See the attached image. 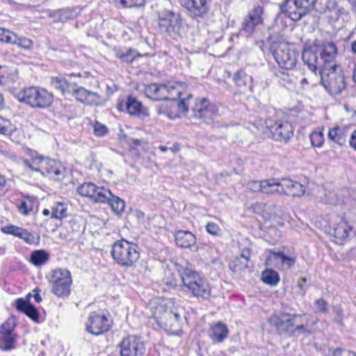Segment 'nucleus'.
Wrapping results in <instances>:
<instances>
[{
    "label": "nucleus",
    "instance_id": "1",
    "mask_svg": "<svg viewBox=\"0 0 356 356\" xmlns=\"http://www.w3.org/2000/svg\"><path fill=\"white\" fill-rule=\"evenodd\" d=\"M337 48L332 41L316 40L312 44L305 46L302 59L309 70L316 72L317 70L329 67L335 64Z\"/></svg>",
    "mask_w": 356,
    "mask_h": 356
},
{
    "label": "nucleus",
    "instance_id": "2",
    "mask_svg": "<svg viewBox=\"0 0 356 356\" xmlns=\"http://www.w3.org/2000/svg\"><path fill=\"white\" fill-rule=\"evenodd\" d=\"M305 317V314L279 312L272 314L268 321L280 334L296 336L309 333L308 321L306 320V324L304 323Z\"/></svg>",
    "mask_w": 356,
    "mask_h": 356
},
{
    "label": "nucleus",
    "instance_id": "3",
    "mask_svg": "<svg viewBox=\"0 0 356 356\" xmlns=\"http://www.w3.org/2000/svg\"><path fill=\"white\" fill-rule=\"evenodd\" d=\"M176 270L184 286L191 294L198 298L208 300L211 296V287L208 281L188 265H176Z\"/></svg>",
    "mask_w": 356,
    "mask_h": 356
},
{
    "label": "nucleus",
    "instance_id": "4",
    "mask_svg": "<svg viewBox=\"0 0 356 356\" xmlns=\"http://www.w3.org/2000/svg\"><path fill=\"white\" fill-rule=\"evenodd\" d=\"M153 318L159 327L172 334L181 332V314L178 308L173 306L171 300L160 304L156 309Z\"/></svg>",
    "mask_w": 356,
    "mask_h": 356
},
{
    "label": "nucleus",
    "instance_id": "5",
    "mask_svg": "<svg viewBox=\"0 0 356 356\" xmlns=\"http://www.w3.org/2000/svg\"><path fill=\"white\" fill-rule=\"evenodd\" d=\"M156 26L161 33L175 40L181 38L185 35V26L181 15L172 10L159 12Z\"/></svg>",
    "mask_w": 356,
    "mask_h": 356
},
{
    "label": "nucleus",
    "instance_id": "6",
    "mask_svg": "<svg viewBox=\"0 0 356 356\" xmlns=\"http://www.w3.org/2000/svg\"><path fill=\"white\" fill-rule=\"evenodd\" d=\"M138 245L125 239L116 241L112 246L111 255L120 266H132L140 257Z\"/></svg>",
    "mask_w": 356,
    "mask_h": 356
},
{
    "label": "nucleus",
    "instance_id": "7",
    "mask_svg": "<svg viewBox=\"0 0 356 356\" xmlns=\"http://www.w3.org/2000/svg\"><path fill=\"white\" fill-rule=\"evenodd\" d=\"M17 99L32 108L43 109L51 105L54 96L43 88L31 86L20 91L17 94Z\"/></svg>",
    "mask_w": 356,
    "mask_h": 356
},
{
    "label": "nucleus",
    "instance_id": "8",
    "mask_svg": "<svg viewBox=\"0 0 356 356\" xmlns=\"http://www.w3.org/2000/svg\"><path fill=\"white\" fill-rule=\"evenodd\" d=\"M321 82L330 94L338 95L346 88L344 76L341 67L336 64L321 69Z\"/></svg>",
    "mask_w": 356,
    "mask_h": 356
},
{
    "label": "nucleus",
    "instance_id": "9",
    "mask_svg": "<svg viewBox=\"0 0 356 356\" xmlns=\"http://www.w3.org/2000/svg\"><path fill=\"white\" fill-rule=\"evenodd\" d=\"M46 278L51 284V291L59 298L67 297L71 292L72 279L70 272L66 268L52 270Z\"/></svg>",
    "mask_w": 356,
    "mask_h": 356
},
{
    "label": "nucleus",
    "instance_id": "10",
    "mask_svg": "<svg viewBox=\"0 0 356 356\" xmlns=\"http://www.w3.org/2000/svg\"><path fill=\"white\" fill-rule=\"evenodd\" d=\"M270 49L278 65L284 70H292L297 61L298 52L286 42L273 44Z\"/></svg>",
    "mask_w": 356,
    "mask_h": 356
},
{
    "label": "nucleus",
    "instance_id": "11",
    "mask_svg": "<svg viewBox=\"0 0 356 356\" xmlns=\"http://www.w3.org/2000/svg\"><path fill=\"white\" fill-rule=\"evenodd\" d=\"M316 1L285 0L280 6V10L293 21H298L313 8Z\"/></svg>",
    "mask_w": 356,
    "mask_h": 356
},
{
    "label": "nucleus",
    "instance_id": "12",
    "mask_svg": "<svg viewBox=\"0 0 356 356\" xmlns=\"http://www.w3.org/2000/svg\"><path fill=\"white\" fill-rule=\"evenodd\" d=\"M112 323L109 314L104 311L92 312L86 323V330L93 335H99L108 332Z\"/></svg>",
    "mask_w": 356,
    "mask_h": 356
},
{
    "label": "nucleus",
    "instance_id": "13",
    "mask_svg": "<svg viewBox=\"0 0 356 356\" xmlns=\"http://www.w3.org/2000/svg\"><path fill=\"white\" fill-rule=\"evenodd\" d=\"M264 9L261 6H255L244 17L240 29L241 34L245 37L252 36L257 31V26L264 23Z\"/></svg>",
    "mask_w": 356,
    "mask_h": 356
},
{
    "label": "nucleus",
    "instance_id": "14",
    "mask_svg": "<svg viewBox=\"0 0 356 356\" xmlns=\"http://www.w3.org/2000/svg\"><path fill=\"white\" fill-rule=\"evenodd\" d=\"M192 111L194 118L200 119L207 124L211 123L218 116L216 105L211 103L206 98L196 101Z\"/></svg>",
    "mask_w": 356,
    "mask_h": 356
},
{
    "label": "nucleus",
    "instance_id": "15",
    "mask_svg": "<svg viewBox=\"0 0 356 356\" xmlns=\"http://www.w3.org/2000/svg\"><path fill=\"white\" fill-rule=\"evenodd\" d=\"M77 191L81 196L89 197L97 203H106L111 195L110 190L99 187L92 182L83 183L78 188Z\"/></svg>",
    "mask_w": 356,
    "mask_h": 356
},
{
    "label": "nucleus",
    "instance_id": "16",
    "mask_svg": "<svg viewBox=\"0 0 356 356\" xmlns=\"http://www.w3.org/2000/svg\"><path fill=\"white\" fill-rule=\"evenodd\" d=\"M266 124L275 140L287 142L293 135V127L287 121L268 119Z\"/></svg>",
    "mask_w": 356,
    "mask_h": 356
},
{
    "label": "nucleus",
    "instance_id": "17",
    "mask_svg": "<svg viewBox=\"0 0 356 356\" xmlns=\"http://www.w3.org/2000/svg\"><path fill=\"white\" fill-rule=\"evenodd\" d=\"M121 356L142 355L145 353V346L140 338L135 335H129L124 338L120 344Z\"/></svg>",
    "mask_w": 356,
    "mask_h": 356
},
{
    "label": "nucleus",
    "instance_id": "18",
    "mask_svg": "<svg viewBox=\"0 0 356 356\" xmlns=\"http://www.w3.org/2000/svg\"><path fill=\"white\" fill-rule=\"evenodd\" d=\"M268 260H273L275 266L280 269L288 270L291 268L296 262L297 256L294 252L289 250L282 251H270Z\"/></svg>",
    "mask_w": 356,
    "mask_h": 356
},
{
    "label": "nucleus",
    "instance_id": "19",
    "mask_svg": "<svg viewBox=\"0 0 356 356\" xmlns=\"http://www.w3.org/2000/svg\"><path fill=\"white\" fill-rule=\"evenodd\" d=\"M350 230L347 222L340 216H335L329 225V233L336 238L338 243H341L348 236Z\"/></svg>",
    "mask_w": 356,
    "mask_h": 356
},
{
    "label": "nucleus",
    "instance_id": "20",
    "mask_svg": "<svg viewBox=\"0 0 356 356\" xmlns=\"http://www.w3.org/2000/svg\"><path fill=\"white\" fill-rule=\"evenodd\" d=\"M211 0H187L181 5L193 18H202L207 15Z\"/></svg>",
    "mask_w": 356,
    "mask_h": 356
},
{
    "label": "nucleus",
    "instance_id": "21",
    "mask_svg": "<svg viewBox=\"0 0 356 356\" xmlns=\"http://www.w3.org/2000/svg\"><path fill=\"white\" fill-rule=\"evenodd\" d=\"M65 171V168L60 162L46 158L42 165L41 174L49 179L59 180L64 177Z\"/></svg>",
    "mask_w": 356,
    "mask_h": 356
},
{
    "label": "nucleus",
    "instance_id": "22",
    "mask_svg": "<svg viewBox=\"0 0 356 356\" xmlns=\"http://www.w3.org/2000/svg\"><path fill=\"white\" fill-rule=\"evenodd\" d=\"M80 102L87 105L97 106L100 103V96L94 92L86 90L83 87H77L74 83L70 92Z\"/></svg>",
    "mask_w": 356,
    "mask_h": 356
},
{
    "label": "nucleus",
    "instance_id": "23",
    "mask_svg": "<svg viewBox=\"0 0 356 356\" xmlns=\"http://www.w3.org/2000/svg\"><path fill=\"white\" fill-rule=\"evenodd\" d=\"M27 158L23 159L22 163L26 170L41 173L42 165L46 158L38 152L29 148L25 150Z\"/></svg>",
    "mask_w": 356,
    "mask_h": 356
},
{
    "label": "nucleus",
    "instance_id": "24",
    "mask_svg": "<svg viewBox=\"0 0 356 356\" xmlns=\"http://www.w3.org/2000/svg\"><path fill=\"white\" fill-rule=\"evenodd\" d=\"M283 194L293 197H300L305 194V186L290 179L282 178Z\"/></svg>",
    "mask_w": 356,
    "mask_h": 356
},
{
    "label": "nucleus",
    "instance_id": "25",
    "mask_svg": "<svg viewBox=\"0 0 356 356\" xmlns=\"http://www.w3.org/2000/svg\"><path fill=\"white\" fill-rule=\"evenodd\" d=\"M175 239L177 246L182 248H189L196 243L195 236L189 231L179 230L175 234Z\"/></svg>",
    "mask_w": 356,
    "mask_h": 356
},
{
    "label": "nucleus",
    "instance_id": "26",
    "mask_svg": "<svg viewBox=\"0 0 356 356\" xmlns=\"http://www.w3.org/2000/svg\"><path fill=\"white\" fill-rule=\"evenodd\" d=\"M263 184L264 194L268 195H283L282 178L280 179L274 178L264 179Z\"/></svg>",
    "mask_w": 356,
    "mask_h": 356
},
{
    "label": "nucleus",
    "instance_id": "27",
    "mask_svg": "<svg viewBox=\"0 0 356 356\" xmlns=\"http://www.w3.org/2000/svg\"><path fill=\"white\" fill-rule=\"evenodd\" d=\"M16 308L18 311L24 313L33 321L38 322L39 314L36 308L28 301L22 298L17 299L16 301Z\"/></svg>",
    "mask_w": 356,
    "mask_h": 356
},
{
    "label": "nucleus",
    "instance_id": "28",
    "mask_svg": "<svg viewBox=\"0 0 356 356\" xmlns=\"http://www.w3.org/2000/svg\"><path fill=\"white\" fill-rule=\"evenodd\" d=\"M165 91L164 84L152 83L147 86L145 89L146 96L155 101L164 100Z\"/></svg>",
    "mask_w": 356,
    "mask_h": 356
},
{
    "label": "nucleus",
    "instance_id": "29",
    "mask_svg": "<svg viewBox=\"0 0 356 356\" xmlns=\"http://www.w3.org/2000/svg\"><path fill=\"white\" fill-rule=\"evenodd\" d=\"M127 113L131 115L144 117L147 116L148 113L143 108L142 104L136 99L129 97L126 102Z\"/></svg>",
    "mask_w": 356,
    "mask_h": 356
},
{
    "label": "nucleus",
    "instance_id": "30",
    "mask_svg": "<svg viewBox=\"0 0 356 356\" xmlns=\"http://www.w3.org/2000/svg\"><path fill=\"white\" fill-rule=\"evenodd\" d=\"M228 332V328L226 325L221 322H218L211 326L209 336L213 341L220 343L227 337Z\"/></svg>",
    "mask_w": 356,
    "mask_h": 356
},
{
    "label": "nucleus",
    "instance_id": "31",
    "mask_svg": "<svg viewBox=\"0 0 356 356\" xmlns=\"http://www.w3.org/2000/svg\"><path fill=\"white\" fill-rule=\"evenodd\" d=\"M75 83L67 80L65 77L55 76L51 80V85L63 94L70 93Z\"/></svg>",
    "mask_w": 356,
    "mask_h": 356
},
{
    "label": "nucleus",
    "instance_id": "32",
    "mask_svg": "<svg viewBox=\"0 0 356 356\" xmlns=\"http://www.w3.org/2000/svg\"><path fill=\"white\" fill-rule=\"evenodd\" d=\"M328 139L339 145H343L346 141V131L344 129L335 126L329 129Z\"/></svg>",
    "mask_w": 356,
    "mask_h": 356
},
{
    "label": "nucleus",
    "instance_id": "33",
    "mask_svg": "<svg viewBox=\"0 0 356 356\" xmlns=\"http://www.w3.org/2000/svg\"><path fill=\"white\" fill-rule=\"evenodd\" d=\"M16 337L15 334L0 333V349L5 351L13 349Z\"/></svg>",
    "mask_w": 356,
    "mask_h": 356
},
{
    "label": "nucleus",
    "instance_id": "34",
    "mask_svg": "<svg viewBox=\"0 0 356 356\" xmlns=\"http://www.w3.org/2000/svg\"><path fill=\"white\" fill-rule=\"evenodd\" d=\"M164 85L166 90L164 100L175 101L180 97L181 90L179 88L181 86L180 83H168Z\"/></svg>",
    "mask_w": 356,
    "mask_h": 356
},
{
    "label": "nucleus",
    "instance_id": "35",
    "mask_svg": "<svg viewBox=\"0 0 356 356\" xmlns=\"http://www.w3.org/2000/svg\"><path fill=\"white\" fill-rule=\"evenodd\" d=\"M261 280L270 286H276L280 282V275L273 269H266L261 273Z\"/></svg>",
    "mask_w": 356,
    "mask_h": 356
},
{
    "label": "nucleus",
    "instance_id": "36",
    "mask_svg": "<svg viewBox=\"0 0 356 356\" xmlns=\"http://www.w3.org/2000/svg\"><path fill=\"white\" fill-rule=\"evenodd\" d=\"M67 205L63 202H57L51 207V218L61 220L67 217Z\"/></svg>",
    "mask_w": 356,
    "mask_h": 356
},
{
    "label": "nucleus",
    "instance_id": "37",
    "mask_svg": "<svg viewBox=\"0 0 356 356\" xmlns=\"http://www.w3.org/2000/svg\"><path fill=\"white\" fill-rule=\"evenodd\" d=\"M49 259V254L43 250H35L31 254V261L36 266H40Z\"/></svg>",
    "mask_w": 356,
    "mask_h": 356
},
{
    "label": "nucleus",
    "instance_id": "38",
    "mask_svg": "<svg viewBox=\"0 0 356 356\" xmlns=\"http://www.w3.org/2000/svg\"><path fill=\"white\" fill-rule=\"evenodd\" d=\"M311 145L314 147H321L325 141L323 127L313 131L309 134Z\"/></svg>",
    "mask_w": 356,
    "mask_h": 356
},
{
    "label": "nucleus",
    "instance_id": "39",
    "mask_svg": "<svg viewBox=\"0 0 356 356\" xmlns=\"http://www.w3.org/2000/svg\"><path fill=\"white\" fill-rule=\"evenodd\" d=\"M106 202L109 204L112 211L117 214L121 213L124 209V202L120 197L114 196L112 193Z\"/></svg>",
    "mask_w": 356,
    "mask_h": 356
},
{
    "label": "nucleus",
    "instance_id": "40",
    "mask_svg": "<svg viewBox=\"0 0 356 356\" xmlns=\"http://www.w3.org/2000/svg\"><path fill=\"white\" fill-rule=\"evenodd\" d=\"M251 255L250 249L249 248H244L241 250V254L239 257H241L243 260H244L243 263H241V265H238L237 264L234 265V271L237 272L239 270H244L245 269L248 268V262Z\"/></svg>",
    "mask_w": 356,
    "mask_h": 356
},
{
    "label": "nucleus",
    "instance_id": "41",
    "mask_svg": "<svg viewBox=\"0 0 356 356\" xmlns=\"http://www.w3.org/2000/svg\"><path fill=\"white\" fill-rule=\"evenodd\" d=\"M13 44H16L24 49H31L33 47V41L27 38L18 36L15 33V39H13Z\"/></svg>",
    "mask_w": 356,
    "mask_h": 356
},
{
    "label": "nucleus",
    "instance_id": "42",
    "mask_svg": "<svg viewBox=\"0 0 356 356\" xmlns=\"http://www.w3.org/2000/svg\"><path fill=\"white\" fill-rule=\"evenodd\" d=\"M16 326V320L14 318H9L0 326V333L15 334Z\"/></svg>",
    "mask_w": 356,
    "mask_h": 356
},
{
    "label": "nucleus",
    "instance_id": "43",
    "mask_svg": "<svg viewBox=\"0 0 356 356\" xmlns=\"http://www.w3.org/2000/svg\"><path fill=\"white\" fill-rule=\"evenodd\" d=\"M115 56L124 62L132 63L136 58V53L131 49H127L125 51L118 50L115 53Z\"/></svg>",
    "mask_w": 356,
    "mask_h": 356
},
{
    "label": "nucleus",
    "instance_id": "44",
    "mask_svg": "<svg viewBox=\"0 0 356 356\" xmlns=\"http://www.w3.org/2000/svg\"><path fill=\"white\" fill-rule=\"evenodd\" d=\"M15 129V127L8 120L0 116V134L10 136Z\"/></svg>",
    "mask_w": 356,
    "mask_h": 356
},
{
    "label": "nucleus",
    "instance_id": "45",
    "mask_svg": "<svg viewBox=\"0 0 356 356\" xmlns=\"http://www.w3.org/2000/svg\"><path fill=\"white\" fill-rule=\"evenodd\" d=\"M17 207L21 214L26 216L32 210L33 203L31 200H22L17 204Z\"/></svg>",
    "mask_w": 356,
    "mask_h": 356
},
{
    "label": "nucleus",
    "instance_id": "46",
    "mask_svg": "<svg viewBox=\"0 0 356 356\" xmlns=\"http://www.w3.org/2000/svg\"><path fill=\"white\" fill-rule=\"evenodd\" d=\"M15 39V33L4 28H0V41L11 44Z\"/></svg>",
    "mask_w": 356,
    "mask_h": 356
},
{
    "label": "nucleus",
    "instance_id": "47",
    "mask_svg": "<svg viewBox=\"0 0 356 356\" xmlns=\"http://www.w3.org/2000/svg\"><path fill=\"white\" fill-rule=\"evenodd\" d=\"M115 2L124 8H132L143 6L145 0H115Z\"/></svg>",
    "mask_w": 356,
    "mask_h": 356
},
{
    "label": "nucleus",
    "instance_id": "48",
    "mask_svg": "<svg viewBox=\"0 0 356 356\" xmlns=\"http://www.w3.org/2000/svg\"><path fill=\"white\" fill-rule=\"evenodd\" d=\"M289 70L282 69L277 70L275 72V75L277 77H278L280 80L283 81L286 83H291L293 81V75H291L289 72Z\"/></svg>",
    "mask_w": 356,
    "mask_h": 356
},
{
    "label": "nucleus",
    "instance_id": "49",
    "mask_svg": "<svg viewBox=\"0 0 356 356\" xmlns=\"http://www.w3.org/2000/svg\"><path fill=\"white\" fill-rule=\"evenodd\" d=\"M264 180L261 181H252L248 183L247 184V188H248L250 191L257 193L261 192L263 193V186H264Z\"/></svg>",
    "mask_w": 356,
    "mask_h": 356
},
{
    "label": "nucleus",
    "instance_id": "50",
    "mask_svg": "<svg viewBox=\"0 0 356 356\" xmlns=\"http://www.w3.org/2000/svg\"><path fill=\"white\" fill-rule=\"evenodd\" d=\"M163 282L166 286L165 290H170L171 289H175L178 285L179 279L172 275L171 277H165L163 280Z\"/></svg>",
    "mask_w": 356,
    "mask_h": 356
},
{
    "label": "nucleus",
    "instance_id": "51",
    "mask_svg": "<svg viewBox=\"0 0 356 356\" xmlns=\"http://www.w3.org/2000/svg\"><path fill=\"white\" fill-rule=\"evenodd\" d=\"M204 249L207 250L209 257L206 259L209 261L214 263L218 259V252L217 249L213 246L205 245Z\"/></svg>",
    "mask_w": 356,
    "mask_h": 356
},
{
    "label": "nucleus",
    "instance_id": "52",
    "mask_svg": "<svg viewBox=\"0 0 356 356\" xmlns=\"http://www.w3.org/2000/svg\"><path fill=\"white\" fill-rule=\"evenodd\" d=\"M315 309L316 312L319 313H327L328 311V304L327 302L323 298L317 299L314 302Z\"/></svg>",
    "mask_w": 356,
    "mask_h": 356
},
{
    "label": "nucleus",
    "instance_id": "53",
    "mask_svg": "<svg viewBox=\"0 0 356 356\" xmlns=\"http://www.w3.org/2000/svg\"><path fill=\"white\" fill-rule=\"evenodd\" d=\"M18 237L23 239L25 242H26L29 244H32L34 243L35 242L34 236L31 233L28 232L26 229H24L23 228L21 229Z\"/></svg>",
    "mask_w": 356,
    "mask_h": 356
},
{
    "label": "nucleus",
    "instance_id": "54",
    "mask_svg": "<svg viewBox=\"0 0 356 356\" xmlns=\"http://www.w3.org/2000/svg\"><path fill=\"white\" fill-rule=\"evenodd\" d=\"M59 16L58 20L63 22L74 17V12L70 9H61L58 10Z\"/></svg>",
    "mask_w": 356,
    "mask_h": 356
},
{
    "label": "nucleus",
    "instance_id": "55",
    "mask_svg": "<svg viewBox=\"0 0 356 356\" xmlns=\"http://www.w3.org/2000/svg\"><path fill=\"white\" fill-rule=\"evenodd\" d=\"M206 230L208 233L213 236H218L220 233L219 226L213 222H209L206 225Z\"/></svg>",
    "mask_w": 356,
    "mask_h": 356
},
{
    "label": "nucleus",
    "instance_id": "56",
    "mask_svg": "<svg viewBox=\"0 0 356 356\" xmlns=\"http://www.w3.org/2000/svg\"><path fill=\"white\" fill-rule=\"evenodd\" d=\"M93 129L95 134L97 136H103L107 132L106 127L98 122L93 124Z\"/></svg>",
    "mask_w": 356,
    "mask_h": 356
},
{
    "label": "nucleus",
    "instance_id": "57",
    "mask_svg": "<svg viewBox=\"0 0 356 356\" xmlns=\"http://www.w3.org/2000/svg\"><path fill=\"white\" fill-rule=\"evenodd\" d=\"M10 189L8 180L5 176L0 174V197L3 196Z\"/></svg>",
    "mask_w": 356,
    "mask_h": 356
},
{
    "label": "nucleus",
    "instance_id": "58",
    "mask_svg": "<svg viewBox=\"0 0 356 356\" xmlns=\"http://www.w3.org/2000/svg\"><path fill=\"white\" fill-rule=\"evenodd\" d=\"M176 106L178 108V111L181 113H185L188 110L189 104L188 103V98L181 99L178 103L176 104Z\"/></svg>",
    "mask_w": 356,
    "mask_h": 356
},
{
    "label": "nucleus",
    "instance_id": "59",
    "mask_svg": "<svg viewBox=\"0 0 356 356\" xmlns=\"http://www.w3.org/2000/svg\"><path fill=\"white\" fill-rule=\"evenodd\" d=\"M332 356H356L354 352L341 348H337L332 354Z\"/></svg>",
    "mask_w": 356,
    "mask_h": 356
},
{
    "label": "nucleus",
    "instance_id": "60",
    "mask_svg": "<svg viewBox=\"0 0 356 356\" xmlns=\"http://www.w3.org/2000/svg\"><path fill=\"white\" fill-rule=\"evenodd\" d=\"M234 81L238 86H245V74L241 71L237 72L234 75Z\"/></svg>",
    "mask_w": 356,
    "mask_h": 356
},
{
    "label": "nucleus",
    "instance_id": "61",
    "mask_svg": "<svg viewBox=\"0 0 356 356\" xmlns=\"http://www.w3.org/2000/svg\"><path fill=\"white\" fill-rule=\"evenodd\" d=\"M22 229V228L17 227V226L10 225V226L5 227V229H6L5 232L7 234H13L14 236H18Z\"/></svg>",
    "mask_w": 356,
    "mask_h": 356
},
{
    "label": "nucleus",
    "instance_id": "62",
    "mask_svg": "<svg viewBox=\"0 0 356 356\" xmlns=\"http://www.w3.org/2000/svg\"><path fill=\"white\" fill-rule=\"evenodd\" d=\"M22 229V228L17 227V226L10 225V226L5 227V229H6L5 232L7 234H13L14 236H18Z\"/></svg>",
    "mask_w": 356,
    "mask_h": 356
},
{
    "label": "nucleus",
    "instance_id": "63",
    "mask_svg": "<svg viewBox=\"0 0 356 356\" xmlns=\"http://www.w3.org/2000/svg\"><path fill=\"white\" fill-rule=\"evenodd\" d=\"M349 143L350 147L356 151V129L351 134Z\"/></svg>",
    "mask_w": 356,
    "mask_h": 356
},
{
    "label": "nucleus",
    "instance_id": "64",
    "mask_svg": "<svg viewBox=\"0 0 356 356\" xmlns=\"http://www.w3.org/2000/svg\"><path fill=\"white\" fill-rule=\"evenodd\" d=\"M305 282H306L305 277L300 278L298 282V286L303 291L304 293L306 292V289L304 287Z\"/></svg>",
    "mask_w": 356,
    "mask_h": 356
}]
</instances>
